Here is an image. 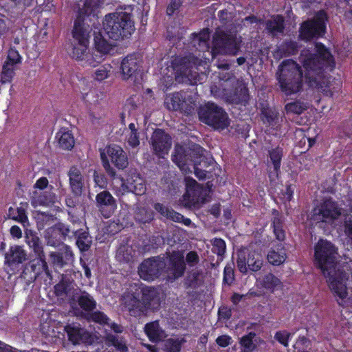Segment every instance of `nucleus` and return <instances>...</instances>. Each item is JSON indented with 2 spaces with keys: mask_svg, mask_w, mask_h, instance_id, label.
Returning a JSON list of instances; mask_svg holds the SVG:
<instances>
[{
  "mask_svg": "<svg viewBox=\"0 0 352 352\" xmlns=\"http://www.w3.org/2000/svg\"><path fill=\"white\" fill-rule=\"evenodd\" d=\"M151 143L153 153L164 158L171 147V138L163 130L157 129L152 134Z\"/></svg>",
  "mask_w": 352,
  "mask_h": 352,
  "instance_id": "obj_15",
  "label": "nucleus"
},
{
  "mask_svg": "<svg viewBox=\"0 0 352 352\" xmlns=\"http://www.w3.org/2000/svg\"><path fill=\"white\" fill-rule=\"evenodd\" d=\"M282 156L283 151L280 148H276L270 151V157L274 166V172H270V177H278V172L280 169Z\"/></svg>",
  "mask_w": 352,
  "mask_h": 352,
  "instance_id": "obj_43",
  "label": "nucleus"
},
{
  "mask_svg": "<svg viewBox=\"0 0 352 352\" xmlns=\"http://www.w3.org/2000/svg\"><path fill=\"white\" fill-rule=\"evenodd\" d=\"M27 207V203H21L20 206L17 207L16 208L10 207L8 210V217L21 223L23 227L28 226L29 225V221L28 217L26 214Z\"/></svg>",
  "mask_w": 352,
  "mask_h": 352,
  "instance_id": "obj_28",
  "label": "nucleus"
},
{
  "mask_svg": "<svg viewBox=\"0 0 352 352\" xmlns=\"http://www.w3.org/2000/svg\"><path fill=\"white\" fill-rule=\"evenodd\" d=\"M73 230H71L67 226L64 224H57L51 227L50 232L53 234L60 233V235L63 239L66 236H68L70 232L72 233Z\"/></svg>",
  "mask_w": 352,
  "mask_h": 352,
  "instance_id": "obj_56",
  "label": "nucleus"
},
{
  "mask_svg": "<svg viewBox=\"0 0 352 352\" xmlns=\"http://www.w3.org/2000/svg\"><path fill=\"white\" fill-rule=\"evenodd\" d=\"M240 42L233 34L217 31L213 38L212 57L217 54L236 55L240 48Z\"/></svg>",
  "mask_w": 352,
  "mask_h": 352,
  "instance_id": "obj_8",
  "label": "nucleus"
},
{
  "mask_svg": "<svg viewBox=\"0 0 352 352\" xmlns=\"http://www.w3.org/2000/svg\"><path fill=\"white\" fill-rule=\"evenodd\" d=\"M91 28L89 25H81L78 22L74 23L72 31L73 43L71 56L78 60L87 59V64L96 67L95 62L89 54V38Z\"/></svg>",
  "mask_w": 352,
  "mask_h": 352,
  "instance_id": "obj_5",
  "label": "nucleus"
},
{
  "mask_svg": "<svg viewBox=\"0 0 352 352\" xmlns=\"http://www.w3.org/2000/svg\"><path fill=\"white\" fill-rule=\"evenodd\" d=\"M264 341L256 337L254 331H250L247 335L242 336L239 342L241 346L239 352H254L257 350L258 345Z\"/></svg>",
  "mask_w": 352,
  "mask_h": 352,
  "instance_id": "obj_24",
  "label": "nucleus"
},
{
  "mask_svg": "<svg viewBox=\"0 0 352 352\" xmlns=\"http://www.w3.org/2000/svg\"><path fill=\"white\" fill-rule=\"evenodd\" d=\"M184 256L179 252H173L168 258L166 274L169 279L175 280L182 276L186 270Z\"/></svg>",
  "mask_w": 352,
  "mask_h": 352,
  "instance_id": "obj_16",
  "label": "nucleus"
},
{
  "mask_svg": "<svg viewBox=\"0 0 352 352\" xmlns=\"http://www.w3.org/2000/svg\"><path fill=\"white\" fill-rule=\"evenodd\" d=\"M96 204L100 210H102L105 207H109L111 210H113L116 206V201L113 196L108 191H102L96 196Z\"/></svg>",
  "mask_w": 352,
  "mask_h": 352,
  "instance_id": "obj_34",
  "label": "nucleus"
},
{
  "mask_svg": "<svg viewBox=\"0 0 352 352\" xmlns=\"http://www.w3.org/2000/svg\"><path fill=\"white\" fill-rule=\"evenodd\" d=\"M273 224L274 232L276 239L280 241H283L285 238V233L280 219L278 218H274Z\"/></svg>",
  "mask_w": 352,
  "mask_h": 352,
  "instance_id": "obj_54",
  "label": "nucleus"
},
{
  "mask_svg": "<svg viewBox=\"0 0 352 352\" xmlns=\"http://www.w3.org/2000/svg\"><path fill=\"white\" fill-rule=\"evenodd\" d=\"M136 219L143 223L148 222L152 219V214L144 209H140L136 213Z\"/></svg>",
  "mask_w": 352,
  "mask_h": 352,
  "instance_id": "obj_61",
  "label": "nucleus"
},
{
  "mask_svg": "<svg viewBox=\"0 0 352 352\" xmlns=\"http://www.w3.org/2000/svg\"><path fill=\"white\" fill-rule=\"evenodd\" d=\"M283 50L287 54H293L297 49V44L294 41H286L282 46Z\"/></svg>",
  "mask_w": 352,
  "mask_h": 352,
  "instance_id": "obj_63",
  "label": "nucleus"
},
{
  "mask_svg": "<svg viewBox=\"0 0 352 352\" xmlns=\"http://www.w3.org/2000/svg\"><path fill=\"white\" fill-rule=\"evenodd\" d=\"M276 78L280 90L285 95L298 93L302 87V72L300 67L294 60H283L278 66Z\"/></svg>",
  "mask_w": 352,
  "mask_h": 352,
  "instance_id": "obj_3",
  "label": "nucleus"
},
{
  "mask_svg": "<svg viewBox=\"0 0 352 352\" xmlns=\"http://www.w3.org/2000/svg\"><path fill=\"white\" fill-rule=\"evenodd\" d=\"M183 342H184V339L181 340L173 338L167 339L164 342L162 350L164 352H179Z\"/></svg>",
  "mask_w": 352,
  "mask_h": 352,
  "instance_id": "obj_47",
  "label": "nucleus"
},
{
  "mask_svg": "<svg viewBox=\"0 0 352 352\" xmlns=\"http://www.w3.org/2000/svg\"><path fill=\"white\" fill-rule=\"evenodd\" d=\"M212 252L218 256L219 261H222L226 249L225 241L221 239L215 238L212 240Z\"/></svg>",
  "mask_w": 352,
  "mask_h": 352,
  "instance_id": "obj_50",
  "label": "nucleus"
},
{
  "mask_svg": "<svg viewBox=\"0 0 352 352\" xmlns=\"http://www.w3.org/2000/svg\"><path fill=\"white\" fill-rule=\"evenodd\" d=\"M106 152L111 162L117 168L124 169L127 166V157L120 146L116 144L109 146L106 149Z\"/></svg>",
  "mask_w": 352,
  "mask_h": 352,
  "instance_id": "obj_20",
  "label": "nucleus"
},
{
  "mask_svg": "<svg viewBox=\"0 0 352 352\" xmlns=\"http://www.w3.org/2000/svg\"><path fill=\"white\" fill-rule=\"evenodd\" d=\"M56 138L58 140L59 146L63 149L69 150L74 146V136L69 131L60 130L57 133Z\"/></svg>",
  "mask_w": 352,
  "mask_h": 352,
  "instance_id": "obj_41",
  "label": "nucleus"
},
{
  "mask_svg": "<svg viewBox=\"0 0 352 352\" xmlns=\"http://www.w3.org/2000/svg\"><path fill=\"white\" fill-rule=\"evenodd\" d=\"M6 6L12 12L19 14L23 10V6L21 0H8Z\"/></svg>",
  "mask_w": 352,
  "mask_h": 352,
  "instance_id": "obj_58",
  "label": "nucleus"
},
{
  "mask_svg": "<svg viewBox=\"0 0 352 352\" xmlns=\"http://www.w3.org/2000/svg\"><path fill=\"white\" fill-rule=\"evenodd\" d=\"M154 208L163 217L170 219L173 221L182 222L186 226H189L191 223L190 219L184 218L181 214L164 206L163 204L157 203L155 204Z\"/></svg>",
  "mask_w": 352,
  "mask_h": 352,
  "instance_id": "obj_26",
  "label": "nucleus"
},
{
  "mask_svg": "<svg viewBox=\"0 0 352 352\" xmlns=\"http://www.w3.org/2000/svg\"><path fill=\"white\" fill-rule=\"evenodd\" d=\"M109 66H101L95 72L96 78L98 80H102L108 77V74L110 72L109 69Z\"/></svg>",
  "mask_w": 352,
  "mask_h": 352,
  "instance_id": "obj_62",
  "label": "nucleus"
},
{
  "mask_svg": "<svg viewBox=\"0 0 352 352\" xmlns=\"http://www.w3.org/2000/svg\"><path fill=\"white\" fill-rule=\"evenodd\" d=\"M72 233L76 236V245L80 251H87L91 244V238L89 234L82 230H73Z\"/></svg>",
  "mask_w": 352,
  "mask_h": 352,
  "instance_id": "obj_38",
  "label": "nucleus"
},
{
  "mask_svg": "<svg viewBox=\"0 0 352 352\" xmlns=\"http://www.w3.org/2000/svg\"><path fill=\"white\" fill-rule=\"evenodd\" d=\"M166 263L164 258L160 256L148 258L140 265L138 274L141 278L145 280H153L164 270Z\"/></svg>",
  "mask_w": 352,
  "mask_h": 352,
  "instance_id": "obj_13",
  "label": "nucleus"
},
{
  "mask_svg": "<svg viewBox=\"0 0 352 352\" xmlns=\"http://www.w3.org/2000/svg\"><path fill=\"white\" fill-rule=\"evenodd\" d=\"M138 69L137 60L133 56L124 58L121 64L122 76L126 80L133 76Z\"/></svg>",
  "mask_w": 352,
  "mask_h": 352,
  "instance_id": "obj_32",
  "label": "nucleus"
},
{
  "mask_svg": "<svg viewBox=\"0 0 352 352\" xmlns=\"http://www.w3.org/2000/svg\"><path fill=\"white\" fill-rule=\"evenodd\" d=\"M307 106L305 103L300 102L299 101L287 103L285 107V109L287 113H294L298 115L301 114L305 110L307 109Z\"/></svg>",
  "mask_w": 352,
  "mask_h": 352,
  "instance_id": "obj_52",
  "label": "nucleus"
},
{
  "mask_svg": "<svg viewBox=\"0 0 352 352\" xmlns=\"http://www.w3.org/2000/svg\"><path fill=\"white\" fill-rule=\"evenodd\" d=\"M91 318L94 322L99 323L100 324L107 325L113 330H118V325L114 322H110L109 318L102 312H94V314H91Z\"/></svg>",
  "mask_w": 352,
  "mask_h": 352,
  "instance_id": "obj_49",
  "label": "nucleus"
},
{
  "mask_svg": "<svg viewBox=\"0 0 352 352\" xmlns=\"http://www.w3.org/2000/svg\"><path fill=\"white\" fill-rule=\"evenodd\" d=\"M122 187V194L125 192H132L135 195H140L146 190L144 179L135 173H131L126 179L120 180Z\"/></svg>",
  "mask_w": 352,
  "mask_h": 352,
  "instance_id": "obj_17",
  "label": "nucleus"
},
{
  "mask_svg": "<svg viewBox=\"0 0 352 352\" xmlns=\"http://www.w3.org/2000/svg\"><path fill=\"white\" fill-rule=\"evenodd\" d=\"M286 259V252L280 245L276 248H272L267 254L268 261L274 265H280Z\"/></svg>",
  "mask_w": 352,
  "mask_h": 352,
  "instance_id": "obj_35",
  "label": "nucleus"
},
{
  "mask_svg": "<svg viewBox=\"0 0 352 352\" xmlns=\"http://www.w3.org/2000/svg\"><path fill=\"white\" fill-rule=\"evenodd\" d=\"M237 267L243 273H248V270L258 272L263 264L261 254L255 250H243L240 252L236 260Z\"/></svg>",
  "mask_w": 352,
  "mask_h": 352,
  "instance_id": "obj_10",
  "label": "nucleus"
},
{
  "mask_svg": "<svg viewBox=\"0 0 352 352\" xmlns=\"http://www.w3.org/2000/svg\"><path fill=\"white\" fill-rule=\"evenodd\" d=\"M210 32L208 29L203 30L196 34L192 40L193 45L199 51H206L209 49Z\"/></svg>",
  "mask_w": 352,
  "mask_h": 352,
  "instance_id": "obj_36",
  "label": "nucleus"
},
{
  "mask_svg": "<svg viewBox=\"0 0 352 352\" xmlns=\"http://www.w3.org/2000/svg\"><path fill=\"white\" fill-rule=\"evenodd\" d=\"M186 192L184 195L185 205L197 206L207 201L209 192L206 188L200 186L196 180L190 177H186Z\"/></svg>",
  "mask_w": 352,
  "mask_h": 352,
  "instance_id": "obj_9",
  "label": "nucleus"
},
{
  "mask_svg": "<svg viewBox=\"0 0 352 352\" xmlns=\"http://www.w3.org/2000/svg\"><path fill=\"white\" fill-rule=\"evenodd\" d=\"M69 186L73 194L80 196L84 187V179L80 168L72 166L68 171Z\"/></svg>",
  "mask_w": 352,
  "mask_h": 352,
  "instance_id": "obj_21",
  "label": "nucleus"
},
{
  "mask_svg": "<svg viewBox=\"0 0 352 352\" xmlns=\"http://www.w3.org/2000/svg\"><path fill=\"white\" fill-rule=\"evenodd\" d=\"M127 133L126 141L128 144L133 148H135L139 146V135L138 133V129L134 123H131L129 125Z\"/></svg>",
  "mask_w": 352,
  "mask_h": 352,
  "instance_id": "obj_46",
  "label": "nucleus"
},
{
  "mask_svg": "<svg viewBox=\"0 0 352 352\" xmlns=\"http://www.w3.org/2000/svg\"><path fill=\"white\" fill-rule=\"evenodd\" d=\"M34 274V273L31 270L30 266L27 263L24 266V269L21 273V277L23 278L27 283H32L36 279Z\"/></svg>",
  "mask_w": 352,
  "mask_h": 352,
  "instance_id": "obj_57",
  "label": "nucleus"
},
{
  "mask_svg": "<svg viewBox=\"0 0 352 352\" xmlns=\"http://www.w3.org/2000/svg\"><path fill=\"white\" fill-rule=\"evenodd\" d=\"M72 288V283L69 280L63 278V280L55 285V293L57 296L69 295Z\"/></svg>",
  "mask_w": 352,
  "mask_h": 352,
  "instance_id": "obj_51",
  "label": "nucleus"
},
{
  "mask_svg": "<svg viewBox=\"0 0 352 352\" xmlns=\"http://www.w3.org/2000/svg\"><path fill=\"white\" fill-rule=\"evenodd\" d=\"M25 243L36 256H45L42 242L36 233L32 231L25 232Z\"/></svg>",
  "mask_w": 352,
  "mask_h": 352,
  "instance_id": "obj_27",
  "label": "nucleus"
},
{
  "mask_svg": "<svg viewBox=\"0 0 352 352\" xmlns=\"http://www.w3.org/2000/svg\"><path fill=\"white\" fill-rule=\"evenodd\" d=\"M290 333L288 331H276L274 338L285 346H288V340Z\"/></svg>",
  "mask_w": 352,
  "mask_h": 352,
  "instance_id": "obj_59",
  "label": "nucleus"
},
{
  "mask_svg": "<svg viewBox=\"0 0 352 352\" xmlns=\"http://www.w3.org/2000/svg\"><path fill=\"white\" fill-rule=\"evenodd\" d=\"M165 105L169 110L181 111L187 113L190 109L186 107L184 97L181 93H174L165 99Z\"/></svg>",
  "mask_w": 352,
  "mask_h": 352,
  "instance_id": "obj_25",
  "label": "nucleus"
},
{
  "mask_svg": "<svg viewBox=\"0 0 352 352\" xmlns=\"http://www.w3.org/2000/svg\"><path fill=\"white\" fill-rule=\"evenodd\" d=\"M326 14L323 11L318 12L312 20L305 21L300 30L302 39L309 40L324 34L325 31Z\"/></svg>",
  "mask_w": 352,
  "mask_h": 352,
  "instance_id": "obj_11",
  "label": "nucleus"
},
{
  "mask_svg": "<svg viewBox=\"0 0 352 352\" xmlns=\"http://www.w3.org/2000/svg\"><path fill=\"white\" fill-rule=\"evenodd\" d=\"M199 117L201 122L215 129H224L230 124L226 111L213 102H208L201 107L199 111Z\"/></svg>",
  "mask_w": 352,
  "mask_h": 352,
  "instance_id": "obj_6",
  "label": "nucleus"
},
{
  "mask_svg": "<svg viewBox=\"0 0 352 352\" xmlns=\"http://www.w3.org/2000/svg\"><path fill=\"white\" fill-rule=\"evenodd\" d=\"M94 45L96 50L102 54H110L114 50V45L107 41L100 33L95 36Z\"/></svg>",
  "mask_w": 352,
  "mask_h": 352,
  "instance_id": "obj_37",
  "label": "nucleus"
},
{
  "mask_svg": "<svg viewBox=\"0 0 352 352\" xmlns=\"http://www.w3.org/2000/svg\"><path fill=\"white\" fill-rule=\"evenodd\" d=\"M186 261L190 267L196 265L199 262V256L197 252L190 251L187 253L186 256Z\"/></svg>",
  "mask_w": 352,
  "mask_h": 352,
  "instance_id": "obj_60",
  "label": "nucleus"
},
{
  "mask_svg": "<svg viewBox=\"0 0 352 352\" xmlns=\"http://www.w3.org/2000/svg\"><path fill=\"white\" fill-rule=\"evenodd\" d=\"M27 259V253L20 245L11 246L5 254V262L8 265H19Z\"/></svg>",
  "mask_w": 352,
  "mask_h": 352,
  "instance_id": "obj_22",
  "label": "nucleus"
},
{
  "mask_svg": "<svg viewBox=\"0 0 352 352\" xmlns=\"http://www.w3.org/2000/svg\"><path fill=\"white\" fill-rule=\"evenodd\" d=\"M55 199L54 194L50 192L47 195H41L37 192H34L32 199V204L34 206L38 205H48L54 203Z\"/></svg>",
  "mask_w": 352,
  "mask_h": 352,
  "instance_id": "obj_45",
  "label": "nucleus"
},
{
  "mask_svg": "<svg viewBox=\"0 0 352 352\" xmlns=\"http://www.w3.org/2000/svg\"><path fill=\"white\" fill-rule=\"evenodd\" d=\"M219 85L211 86V94L216 98L225 100L230 103H241L247 102L248 90L243 81L234 76H228L223 79L220 77Z\"/></svg>",
  "mask_w": 352,
  "mask_h": 352,
  "instance_id": "obj_2",
  "label": "nucleus"
},
{
  "mask_svg": "<svg viewBox=\"0 0 352 352\" xmlns=\"http://www.w3.org/2000/svg\"><path fill=\"white\" fill-rule=\"evenodd\" d=\"M197 60L194 57H184L179 60H175V69L177 73H179L181 76L186 77L188 78H193L195 77L196 72L195 74H192V69L197 67Z\"/></svg>",
  "mask_w": 352,
  "mask_h": 352,
  "instance_id": "obj_19",
  "label": "nucleus"
},
{
  "mask_svg": "<svg viewBox=\"0 0 352 352\" xmlns=\"http://www.w3.org/2000/svg\"><path fill=\"white\" fill-rule=\"evenodd\" d=\"M283 17L280 15H276L267 21L266 28L272 35H277L283 32Z\"/></svg>",
  "mask_w": 352,
  "mask_h": 352,
  "instance_id": "obj_40",
  "label": "nucleus"
},
{
  "mask_svg": "<svg viewBox=\"0 0 352 352\" xmlns=\"http://www.w3.org/2000/svg\"><path fill=\"white\" fill-rule=\"evenodd\" d=\"M125 304L130 314L135 317L144 314L148 309L144 301L140 300L133 296L126 298Z\"/></svg>",
  "mask_w": 352,
  "mask_h": 352,
  "instance_id": "obj_31",
  "label": "nucleus"
},
{
  "mask_svg": "<svg viewBox=\"0 0 352 352\" xmlns=\"http://www.w3.org/2000/svg\"><path fill=\"white\" fill-rule=\"evenodd\" d=\"M258 282L261 287L271 292H274L275 290L283 287V283L280 280L272 273H268L263 276Z\"/></svg>",
  "mask_w": 352,
  "mask_h": 352,
  "instance_id": "obj_30",
  "label": "nucleus"
},
{
  "mask_svg": "<svg viewBox=\"0 0 352 352\" xmlns=\"http://www.w3.org/2000/svg\"><path fill=\"white\" fill-rule=\"evenodd\" d=\"M102 4V0H83L78 4V15L74 23L78 22L79 24L90 26L89 22L91 23L97 18Z\"/></svg>",
  "mask_w": 352,
  "mask_h": 352,
  "instance_id": "obj_14",
  "label": "nucleus"
},
{
  "mask_svg": "<svg viewBox=\"0 0 352 352\" xmlns=\"http://www.w3.org/2000/svg\"><path fill=\"white\" fill-rule=\"evenodd\" d=\"M106 343L108 346H113L118 352H128L129 348L126 341L123 338H120L112 334H107L106 336Z\"/></svg>",
  "mask_w": 352,
  "mask_h": 352,
  "instance_id": "obj_39",
  "label": "nucleus"
},
{
  "mask_svg": "<svg viewBox=\"0 0 352 352\" xmlns=\"http://www.w3.org/2000/svg\"><path fill=\"white\" fill-rule=\"evenodd\" d=\"M341 214V208L335 201L329 199L314 209L311 219L316 222L331 223Z\"/></svg>",
  "mask_w": 352,
  "mask_h": 352,
  "instance_id": "obj_12",
  "label": "nucleus"
},
{
  "mask_svg": "<svg viewBox=\"0 0 352 352\" xmlns=\"http://www.w3.org/2000/svg\"><path fill=\"white\" fill-rule=\"evenodd\" d=\"M142 300L144 301L146 307L151 309H157L160 306V293L153 287H146L142 288Z\"/></svg>",
  "mask_w": 352,
  "mask_h": 352,
  "instance_id": "obj_23",
  "label": "nucleus"
},
{
  "mask_svg": "<svg viewBox=\"0 0 352 352\" xmlns=\"http://www.w3.org/2000/svg\"><path fill=\"white\" fill-rule=\"evenodd\" d=\"M204 282V274L201 270H192L187 276L185 285L189 287L197 288Z\"/></svg>",
  "mask_w": 352,
  "mask_h": 352,
  "instance_id": "obj_44",
  "label": "nucleus"
},
{
  "mask_svg": "<svg viewBox=\"0 0 352 352\" xmlns=\"http://www.w3.org/2000/svg\"><path fill=\"white\" fill-rule=\"evenodd\" d=\"M102 27L104 34L115 41L129 36L135 30L131 16L124 11L106 14Z\"/></svg>",
  "mask_w": 352,
  "mask_h": 352,
  "instance_id": "obj_4",
  "label": "nucleus"
},
{
  "mask_svg": "<svg viewBox=\"0 0 352 352\" xmlns=\"http://www.w3.org/2000/svg\"><path fill=\"white\" fill-rule=\"evenodd\" d=\"M182 4V0H171L166 10L167 14L169 16L173 15L180 8Z\"/></svg>",
  "mask_w": 352,
  "mask_h": 352,
  "instance_id": "obj_64",
  "label": "nucleus"
},
{
  "mask_svg": "<svg viewBox=\"0 0 352 352\" xmlns=\"http://www.w3.org/2000/svg\"><path fill=\"white\" fill-rule=\"evenodd\" d=\"M299 61L305 69V78L309 85L322 92L325 96L333 97L341 89L339 80L327 78L323 74L324 68L334 67L335 62L330 52L320 43L300 52Z\"/></svg>",
  "mask_w": 352,
  "mask_h": 352,
  "instance_id": "obj_1",
  "label": "nucleus"
},
{
  "mask_svg": "<svg viewBox=\"0 0 352 352\" xmlns=\"http://www.w3.org/2000/svg\"><path fill=\"white\" fill-rule=\"evenodd\" d=\"M78 305L85 311H91L96 308V302L93 297L84 292L77 298Z\"/></svg>",
  "mask_w": 352,
  "mask_h": 352,
  "instance_id": "obj_42",
  "label": "nucleus"
},
{
  "mask_svg": "<svg viewBox=\"0 0 352 352\" xmlns=\"http://www.w3.org/2000/svg\"><path fill=\"white\" fill-rule=\"evenodd\" d=\"M204 150L198 144H192L189 146L175 145L174 153L172 155L173 161L178 166L181 170L186 174L189 173L188 162L195 160L203 155Z\"/></svg>",
  "mask_w": 352,
  "mask_h": 352,
  "instance_id": "obj_7",
  "label": "nucleus"
},
{
  "mask_svg": "<svg viewBox=\"0 0 352 352\" xmlns=\"http://www.w3.org/2000/svg\"><path fill=\"white\" fill-rule=\"evenodd\" d=\"M30 269L34 273L36 278L43 272L47 276H50V270L47 264L45 256H36V258L32 260L28 263Z\"/></svg>",
  "mask_w": 352,
  "mask_h": 352,
  "instance_id": "obj_33",
  "label": "nucleus"
},
{
  "mask_svg": "<svg viewBox=\"0 0 352 352\" xmlns=\"http://www.w3.org/2000/svg\"><path fill=\"white\" fill-rule=\"evenodd\" d=\"M16 68L11 67L8 65H3L1 72L0 83L10 82L15 75Z\"/></svg>",
  "mask_w": 352,
  "mask_h": 352,
  "instance_id": "obj_53",
  "label": "nucleus"
},
{
  "mask_svg": "<svg viewBox=\"0 0 352 352\" xmlns=\"http://www.w3.org/2000/svg\"><path fill=\"white\" fill-rule=\"evenodd\" d=\"M50 258L54 267L63 268L74 261L73 252L68 245H64L58 252H52Z\"/></svg>",
  "mask_w": 352,
  "mask_h": 352,
  "instance_id": "obj_18",
  "label": "nucleus"
},
{
  "mask_svg": "<svg viewBox=\"0 0 352 352\" xmlns=\"http://www.w3.org/2000/svg\"><path fill=\"white\" fill-rule=\"evenodd\" d=\"M22 57L19 52L13 48H10L8 52V55L3 65H8L11 67L16 68L18 65L21 63Z\"/></svg>",
  "mask_w": 352,
  "mask_h": 352,
  "instance_id": "obj_48",
  "label": "nucleus"
},
{
  "mask_svg": "<svg viewBox=\"0 0 352 352\" xmlns=\"http://www.w3.org/2000/svg\"><path fill=\"white\" fill-rule=\"evenodd\" d=\"M69 340L74 344H79L80 342L87 344H92L94 342L95 336L93 331H66Z\"/></svg>",
  "mask_w": 352,
  "mask_h": 352,
  "instance_id": "obj_29",
  "label": "nucleus"
},
{
  "mask_svg": "<svg viewBox=\"0 0 352 352\" xmlns=\"http://www.w3.org/2000/svg\"><path fill=\"white\" fill-rule=\"evenodd\" d=\"M51 228H49L45 232V238L47 241V245L56 246L63 239L60 233L53 234L50 232Z\"/></svg>",
  "mask_w": 352,
  "mask_h": 352,
  "instance_id": "obj_55",
  "label": "nucleus"
}]
</instances>
